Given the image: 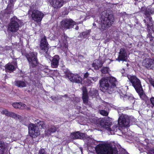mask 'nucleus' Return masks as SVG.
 Returning <instances> with one entry per match:
<instances>
[{"instance_id":"f257e3e1","label":"nucleus","mask_w":154,"mask_h":154,"mask_svg":"<svg viewBox=\"0 0 154 154\" xmlns=\"http://www.w3.org/2000/svg\"><path fill=\"white\" fill-rule=\"evenodd\" d=\"M116 78L113 77L102 78L99 82L100 89L103 92L111 94L116 90Z\"/></svg>"},{"instance_id":"f03ea898","label":"nucleus","mask_w":154,"mask_h":154,"mask_svg":"<svg viewBox=\"0 0 154 154\" xmlns=\"http://www.w3.org/2000/svg\"><path fill=\"white\" fill-rule=\"evenodd\" d=\"M96 152L98 154H117V150L115 147H113L110 143L100 144L95 147Z\"/></svg>"},{"instance_id":"7ed1b4c3","label":"nucleus","mask_w":154,"mask_h":154,"mask_svg":"<svg viewBox=\"0 0 154 154\" xmlns=\"http://www.w3.org/2000/svg\"><path fill=\"white\" fill-rule=\"evenodd\" d=\"M114 17L112 14H109L107 11L102 13L101 27L99 29L101 31L106 30L111 26L114 22Z\"/></svg>"},{"instance_id":"20e7f679","label":"nucleus","mask_w":154,"mask_h":154,"mask_svg":"<svg viewBox=\"0 0 154 154\" xmlns=\"http://www.w3.org/2000/svg\"><path fill=\"white\" fill-rule=\"evenodd\" d=\"M127 77L132 84V86L135 88L137 92L139 94L140 97L142 99H143L145 96V94L143 93L140 80L136 76L134 75H128Z\"/></svg>"},{"instance_id":"39448f33","label":"nucleus","mask_w":154,"mask_h":154,"mask_svg":"<svg viewBox=\"0 0 154 154\" xmlns=\"http://www.w3.org/2000/svg\"><path fill=\"white\" fill-rule=\"evenodd\" d=\"M100 125L109 131L112 134H114V131H117V129H119L117 125L112 124L111 122L107 120H105L104 119H102L100 121Z\"/></svg>"},{"instance_id":"423d86ee","label":"nucleus","mask_w":154,"mask_h":154,"mask_svg":"<svg viewBox=\"0 0 154 154\" xmlns=\"http://www.w3.org/2000/svg\"><path fill=\"white\" fill-rule=\"evenodd\" d=\"M129 123V117L128 115L122 113L119 116L118 120L119 126L121 127H128Z\"/></svg>"},{"instance_id":"0eeeda50","label":"nucleus","mask_w":154,"mask_h":154,"mask_svg":"<svg viewBox=\"0 0 154 154\" xmlns=\"http://www.w3.org/2000/svg\"><path fill=\"white\" fill-rule=\"evenodd\" d=\"M41 39L40 41L41 50L40 51V53L41 54H43L45 55L47 58H49L48 56V57L46 56V54H47V52L48 50V43L47 41L46 37L44 35H42L41 36Z\"/></svg>"},{"instance_id":"6e6552de","label":"nucleus","mask_w":154,"mask_h":154,"mask_svg":"<svg viewBox=\"0 0 154 154\" xmlns=\"http://www.w3.org/2000/svg\"><path fill=\"white\" fill-rule=\"evenodd\" d=\"M19 20L15 17L11 19V23L8 26V30L12 32H17L19 29V25L18 23Z\"/></svg>"},{"instance_id":"1a4fd4ad","label":"nucleus","mask_w":154,"mask_h":154,"mask_svg":"<svg viewBox=\"0 0 154 154\" xmlns=\"http://www.w3.org/2000/svg\"><path fill=\"white\" fill-rule=\"evenodd\" d=\"M37 53L32 52L27 54L26 57L32 67H34L37 65V58L36 57Z\"/></svg>"},{"instance_id":"9d476101","label":"nucleus","mask_w":154,"mask_h":154,"mask_svg":"<svg viewBox=\"0 0 154 154\" xmlns=\"http://www.w3.org/2000/svg\"><path fill=\"white\" fill-rule=\"evenodd\" d=\"M65 74L70 81L73 82L79 83L82 82V78L78 74H75L69 72H66Z\"/></svg>"},{"instance_id":"9b49d317","label":"nucleus","mask_w":154,"mask_h":154,"mask_svg":"<svg viewBox=\"0 0 154 154\" xmlns=\"http://www.w3.org/2000/svg\"><path fill=\"white\" fill-rule=\"evenodd\" d=\"M29 133L32 137H35L38 135V127L35 124H30L28 126Z\"/></svg>"},{"instance_id":"f8f14e48","label":"nucleus","mask_w":154,"mask_h":154,"mask_svg":"<svg viewBox=\"0 0 154 154\" xmlns=\"http://www.w3.org/2000/svg\"><path fill=\"white\" fill-rule=\"evenodd\" d=\"M142 64L148 69H152L154 67V59L146 58L143 60Z\"/></svg>"},{"instance_id":"ddd939ff","label":"nucleus","mask_w":154,"mask_h":154,"mask_svg":"<svg viewBox=\"0 0 154 154\" xmlns=\"http://www.w3.org/2000/svg\"><path fill=\"white\" fill-rule=\"evenodd\" d=\"M71 136L72 138L75 139H82L84 140L87 139L88 140L89 139V137H87V135L83 133H80L79 131L71 134Z\"/></svg>"},{"instance_id":"4468645a","label":"nucleus","mask_w":154,"mask_h":154,"mask_svg":"<svg viewBox=\"0 0 154 154\" xmlns=\"http://www.w3.org/2000/svg\"><path fill=\"white\" fill-rule=\"evenodd\" d=\"M64 1L63 0H51V5L55 9H58L61 7L63 5Z\"/></svg>"},{"instance_id":"2eb2a0df","label":"nucleus","mask_w":154,"mask_h":154,"mask_svg":"<svg viewBox=\"0 0 154 154\" xmlns=\"http://www.w3.org/2000/svg\"><path fill=\"white\" fill-rule=\"evenodd\" d=\"M127 59V55L125 49L121 48L118 57L116 60L119 62L120 61H125Z\"/></svg>"},{"instance_id":"dca6fc26","label":"nucleus","mask_w":154,"mask_h":154,"mask_svg":"<svg viewBox=\"0 0 154 154\" xmlns=\"http://www.w3.org/2000/svg\"><path fill=\"white\" fill-rule=\"evenodd\" d=\"M82 90V99L84 103L87 105L88 104V97L86 89L85 87H83Z\"/></svg>"},{"instance_id":"f3484780","label":"nucleus","mask_w":154,"mask_h":154,"mask_svg":"<svg viewBox=\"0 0 154 154\" xmlns=\"http://www.w3.org/2000/svg\"><path fill=\"white\" fill-rule=\"evenodd\" d=\"M59 60V58L58 56H54L53 58L51 63V66L53 68L57 67L58 65Z\"/></svg>"},{"instance_id":"a211bd4d","label":"nucleus","mask_w":154,"mask_h":154,"mask_svg":"<svg viewBox=\"0 0 154 154\" xmlns=\"http://www.w3.org/2000/svg\"><path fill=\"white\" fill-rule=\"evenodd\" d=\"M13 106L16 109H23L25 108L26 105L25 104L21 103H12Z\"/></svg>"},{"instance_id":"6ab92c4d","label":"nucleus","mask_w":154,"mask_h":154,"mask_svg":"<svg viewBox=\"0 0 154 154\" xmlns=\"http://www.w3.org/2000/svg\"><path fill=\"white\" fill-rule=\"evenodd\" d=\"M102 66V63L100 60H95L92 63V66L95 69L97 70Z\"/></svg>"},{"instance_id":"aec40b11","label":"nucleus","mask_w":154,"mask_h":154,"mask_svg":"<svg viewBox=\"0 0 154 154\" xmlns=\"http://www.w3.org/2000/svg\"><path fill=\"white\" fill-rule=\"evenodd\" d=\"M13 5L9 4L8 5L7 7L4 11V16H7L6 15L13 13L12 8Z\"/></svg>"},{"instance_id":"412c9836","label":"nucleus","mask_w":154,"mask_h":154,"mask_svg":"<svg viewBox=\"0 0 154 154\" xmlns=\"http://www.w3.org/2000/svg\"><path fill=\"white\" fill-rule=\"evenodd\" d=\"M56 131V128L54 126H52L45 131V134L48 136L50 135L52 133H54Z\"/></svg>"},{"instance_id":"4be33fe9","label":"nucleus","mask_w":154,"mask_h":154,"mask_svg":"<svg viewBox=\"0 0 154 154\" xmlns=\"http://www.w3.org/2000/svg\"><path fill=\"white\" fill-rule=\"evenodd\" d=\"M31 16L33 20L38 22V11L37 10H33L32 11Z\"/></svg>"},{"instance_id":"5701e85b","label":"nucleus","mask_w":154,"mask_h":154,"mask_svg":"<svg viewBox=\"0 0 154 154\" xmlns=\"http://www.w3.org/2000/svg\"><path fill=\"white\" fill-rule=\"evenodd\" d=\"M14 85L18 87L22 88L26 87V84L24 81L18 80L14 82Z\"/></svg>"},{"instance_id":"b1692460","label":"nucleus","mask_w":154,"mask_h":154,"mask_svg":"<svg viewBox=\"0 0 154 154\" xmlns=\"http://www.w3.org/2000/svg\"><path fill=\"white\" fill-rule=\"evenodd\" d=\"M154 13V8L148 7L145 12L144 14L147 17H148L150 14Z\"/></svg>"},{"instance_id":"393cba45","label":"nucleus","mask_w":154,"mask_h":154,"mask_svg":"<svg viewBox=\"0 0 154 154\" xmlns=\"http://www.w3.org/2000/svg\"><path fill=\"white\" fill-rule=\"evenodd\" d=\"M68 23V21L64 20H63L61 22V27L64 30L69 29V27H67L68 26L66 25Z\"/></svg>"},{"instance_id":"a878e982","label":"nucleus","mask_w":154,"mask_h":154,"mask_svg":"<svg viewBox=\"0 0 154 154\" xmlns=\"http://www.w3.org/2000/svg\"><path fill=\"white\" fill-rule=\"evenodd\" d=\"M63 20L68 21L69 23H67L66 25L68 26L67 27H69V29L72 28L74 25H75V23L71 19H66Z\"/></svg>"},{"instance_id":"bb28decb","label":"nucleus","mask_w":154,"mask_h":154,"mask_svg":"<svg viewBox=\"0 0 154 154\" xmlns=\"http://www.w3.org/2000/svg\"><path fill=\"white\" fill-rule=\"evenodd\" d=\"M5 145L3 141H0V154H4Z\"/></svg>"},{"instance_id":"cd10ccee","label":"nucleus","mask_w":154,"mask_h":154,"mask_svg":"<svg viewBox=\"0 0 154 154\" xmlns=\"http://www.w3.org/2000/svg\"><path fill=\"white\" fill-rule=\"evenodd\" d=\"M7 116L12 117L16 119H19V115H17L14 112L9 111Z\"/></svg>"},{"instance_id":"c85d7f7f","label":"nucleus","mask_w":154,"mask_h":154,"mask_svg":"<svg viewBox=\"0 0 154 154\" xmlns=\"http://www.w3.org/2000/svg\"><path fill=\"white\" fill-rule=\"evenodd\" d=\"M15 69L14 65L11 64H8L6 67V70L8 72H11L13 71Z\"/></svg>"},{"instance_id":"c756f323","label":"nucleus","mask_w":154,"mask_h":154,"mask_svg":"<svg viewBox=\"0 0 154 154\" xmlns=\"http://www.w3.org/2000/svg\"><path fill=\"white\" fill-rule=\"evenodd\" d=\"M89 94L91 96H97L98 95L97 91L96 90H91Z\"/></svg>"},{"instance_id":"7c9ffc66","label":"nucleus","mask_w":154,"mask_h":154,"mask_svg":"<svg viewBox=\"0 0 154 154\" xmlns=\"http://www.w3.org/2000/svg\"><path fill=\"white\" fill-rule=\"evenodd\" d=\"M109 70V68L107 67H103L101 69V72L102 73L105 74L107 73Z\"/></svg>"},{"instance_id":"2f4dec72","label":"nucleus","mask_w":154,"mask_h":154,"mask_svg":"<svg viewBox=\"0 0 154 154\" xmlns=\"http://www.w3.org/2000/svg\"><path fill=\"white\" fill-rule=\"evenodd\" d=\"M45 127V125L43 121L39 122V128H44Z\"/></svg>"},{"instance_id":"473e14b6","label":"nucleus","mask_w":154,"mask_h":154,"mask_svg":"<svg viewBox=\"0 0 154 154\" xmlns=\"http://www.w3.org/2000/svg\"><path fill=\"white\" fill-rule=\"evenodd\" d=\"M100 114L104 116H107L108 115V112L104 110H101L100 111Z\"/></svg>"},{"instance_id":"72a5a7b5","label":"nucleus","mask_w":154,"mask_h":154,"mask_svg":"<svg viewBox=\"0 0 154 154\" xmlns=\"http://www.w3.org/2000/svg\"><path fill=\"white\" fill-rule=\"evenodd\" d=\"M44 16V14L43 13L39 12V22H40V21H41L42 20Z\"/></svg>"},{"instance_id":"f704fd0d","label":"nucleus","mask_w":154,"mask_h":154,"mask_svg":"<svg viewBox=\"0 0 154 154\" xmlns=\"http://www.w3.org/2000/svg\"><path fill=\"white\" fill-rule=\"evenodd\" d=\"M90 32V30H89L86 31L85 32H82V35L83 36H85V35H88L89 34Z\"/></svg>"},{"instance_id":"c9c22d12","label":"nucleus","mask_w":154,"mask_h":154,"mask_svg":"<svg viewBox=\"0 0 154 154\" xmlns=\"http://www.w3.org/2000/svg\"><path fill=\"white\" fill-rule=\"evenodd\" d=\"M8 112H9V111H8L7 109H3L2 110V113L5 114L6 116H7V115L8 114Z\"/></svg>"},{"instance_id":"e433bc0d","label":"nucleus","mask_w":154,"mask_h":154,"mask_svg":"<svg viewBox=\"0 0 154 154\" xmlns=\"http://www.w3.org/2000/svg\"><path fill=\"white\" fill-rule=\"evenodd\" d=\"M148 80L149 83L154 87V81L152 79H149Z\"/></svg>"},{"instance_id":"4c0bfd02","label":"nucleus","mask_w":154,"mask_h":154,"mask_svg":"<svg viewBox=\"0 0 154 154\" xmlns=\"http://www.w3.org/2000/svg\"><path fill=\"white\" fill-rule=\"evenodd\" d=\"M148 154H154V149H149L148 153Z\"/></svg>"},{"instance_id":"58836bf2","label":"nucleus","mask_w":154,"mask_h":154,"mask_svg":"<svg viewBox=\"0 0 154 154\" xmlns=\"http://www.w3.org/2000/svg\"><path fill=\"white\" fill-rule=\"evenodd\" d=\"M150 101L151 103L152 106L154 107V97H152L150 98Z\"/></svg>"},{"instance_id":"ea45409f","label":"nucleus","mask_w":154,"mask_h":154,"mask_svg":"<svg viewBox=\"0 0 154 154\" xmlns=\"http://www.w3.org/2000/svg\"><path fill=\"white\" fill-rule=\"evenodd\" d=\"M51 71H51L50 70L48 69H44V71H43V72L48 74H49V73Z\"/></svg>"},{"instance_id":"a19ab883","label":"nucleus","mask_w":154,"mask_h":154,"mask_svg":"<svg viewBox=\"0 0 154 154\" xmlns=\"http://www.w3.org/2000/svg\"><path fill=\"white\" fill-rule=\"evenodd\" d=\"M46 152L44 149H42L40 152V154H46Z\"/></svg>"},{"instance_id":"79ce46f5","label":"nucleus","mask_w":154,"mask_h":154,"mask_svg":"<svg viewBox=\"0 0 154 154\" xmlns=\"http://www.w3.org/2000/svg\"><path fill=\"white\" fill-rule=\"evenodd\" d=\"M89 75V74L88 72H86L85 74L84 75V78H87Z\"/></svg>"},{"instance_id":"37998d69","label":"nucleus","mask_w":154,"mask_h":154,"mask_svg":"<svg viewBox=\"0 0 154 154\" xmlns=\"http://www.w3.org/2000/svg\"><path fill=\"white\" fill-rule=\"evenodd\" d=\"M86 81L88 83V84L87 85H89L91 84L92 83V82H91V80H88V79L86 80Z\"/></svg>"},{"instance_id":"c03bdc74","label":"nucleus","mask_w":154,"mask_h":154,"mask_svg":"<svg viewBox=\"0 0 154 154\" xmlns=\"http://www.w3.org/2000/svg\"><path fill=\"white\" fill-rule=\"evenodd\" d=\"M91 79H92L94 81V82H95L96 81H97L98 79V77H95V78H90Z\"/></svg>"},{"instance_id":"a18cd8bd","label":"nucleus","mask_w":154,"mask_h":154,"mask_svg":"<svg viewBox=\"0 0 154 154\" xmlns=\"http://www.w3.org/2000/svg\"><path fill=\"white\" fill-rule=\"evenodd\" d=\"M16 0H9L11 4H12L14 2H15Z\"/></svg>"},{"instance_id":"49530a36","label":"nucleus","mask_w":154,"mask_h":154,"mask_svg":"<svg viewBox=\"0 0 154 154\" xmlns=\"http://www.w3.org/2000/svg\"><path fill=\"white\" fill-rule=\"evenodd\" d=\"M149 21H151L152 20V18L151 17H149Z\"/></svg>"},{"instance_id":"de8ad7c7","label":"nucleus","mask_w":154,"mask_h":154,"mask_svg":"<svg viewBox=\"0 0 154 154\" xmlns=\"http://www.w3.org/2000/svg\"><path fill=\"white\" fill-rule=\"evenodd\" d=\"M75 29L76 30H78L79 29V27L77 26Z\"/></svg>"},{"instance_id":"09e8293b","label":"nucleus","mask_w":154,"mask_h":154,"mask_svg":"<svg viewBox=\"0 0 154 154\" xmlns=\"http://www.w3.org/2000/svg\"><path fill=\"white\" fill-rule=\"evenodd\" d=\"M143 21L145 23H146V21L145 20H144Z\"/></svg>"},{"instance_id":"8fccbe9b","label":"nucleus","mask_w":154,"mask_h":154,"mask_svg":"<svg viewBox=\"0 0 154 154\" xmlns=\"http://www.w3.org/2000/svg\"><path fill=\"white\" fill-rule=\"evenodd\" d=\"M65 48H66V50L67 49V47L66 46Z\"/></svg>"},{"instance_id":"3c124183","label":"nucleus","mask_w":154,"mask_h":154,"mask_svg":"<svg viewBox=\"0 0 154 154\" xmlns=\"http://www.w3.org/2000/svg\"><path fill=\"white\" fill-rule=\"evenodd\" d=\"M93 25L94 26H96V24H95V23H93Z\"/></svg>"},{"instance_id":"603ef678","label":"nucleus","mask_w":154,"mask_h":154,"mask_svg":"<svg viewBox=\"0 0 154 154\" xmlns=\"http://www.w3.org/2000/svg\"><path fill=\"white\" fill-rule=\"evenodd\" d=\"M30 11H31V10H29V11H28V13H29H29L30 12Z\"/></svg>"},{"instance_id":"864d4df0","label":"nucleus","mask_w":154,"mask_h":154,"mask_svg":"<svg viewBox=\"0 0 154 154\" xmlns=\"http://www.w3.org/2000/svg\"><path fill=\"white\" fill-rule=\"evenodd\" d=\"M51 98H52V100H54V99H53V98H52V97H51Z\"/></svg>"},{"instance_id":"5fc2aeb1","label":"nucleus","mask_w":154,"mask_h":154,"mask_svg":"<svg viewBox=\"0 0 154 154\" xmlns=\"http://www.w3.org/2000/svg\"><path fill=\"white\" fill-rule=\"evenodd\" d=\"M118 112L119 113V110H118Z\"/></svg>"},{"instance_id":"6e6d98bb","label":"nucleus","mask_w":154,"mask_h":154,"mask_svg":"<svg viewBox=\"0 0 154 154\" xmlns=\"http://www.w3.org/2000/svg\"><path fill=\"white\" fill-rule=\"evenodd\" d=\"M147 25L149 26V24H147Z\"/></svg>"},{"instance_id":"4d7b16f0","label":"nucleus","mask_w":154,"mask_h":154,"mask_svg":"<svg viewBox=\"0 0 154 154\" xmlns=\"http://www.w3.org/2000/svg\"><path fill=\"white\" fill-rule=\"evenodd\" d=\"M131 109V108H129V109Z\"/></svg>"},{"instance_id":"13d9d810","label":"nucleus","mask_w":154,"mask_h":154,"mask_svg":"<svg viewBox=\"0 0 154 154\" xmlns=\"http://www.w3.org/2000/svg\"><path fill=\"white\" fill-rule=\"evenodd\" d=\"M85 141L87 142V141L86 140H85Z\"/></svg>"}]
</instances>
